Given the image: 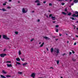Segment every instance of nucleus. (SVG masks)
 <instances>
[{
    "instance_id": "f257e3e1",
    "label": "nucleus",
    "mask_w": 78,
    "mask_h": 78,
    "mask_svg": "<svg viewBox=\"0 0 78 78\" xmlns=\"http://www.w3.org/2000/svg\"><path fill=\"white\" fill-rule=\"evenodd\" d=\"M23 13H26L28 11V9L27 8H23L22 10Z\"/></svg>"
},
{
    "instance_id": "f03ea898",
    "label": "nucleus",
    "mask_w": 78,
    "mask_h": 78,
    "mask_svg": "<svg viewBox=\"0 0 78 78\" xmlns=\"http://www.w3.org/2000/svg\"><path fill=\"white\" fill-rule=\"evenodd\" d=\"M54 51H55V52H56L57 54L58 53H59V49H57V48H55L54 49Z\"/></svg>"
},
{
    "instance_id": "7ed1b4c3",
    "label": "nucleus",
    "mask_w": 78,
    "mask_h": 78,
    "mask_svg": "<svg viewBox=\"0 0 78 78\" xmlns=\"http://www.w3.org/2000/svg\"><path fill=\"white\" fill-rule=\"evenodd\" d=\"M2 37L4 39H7V40H9V38L8 37L6 36V35H2Z\"/></svg>"
},
{
    "instance_id": "20e7f679",
    "label": "nucleus",
    "mask_w": 78,
    "mask_h": 78,
    "mask_svg": "<svg viewBox=\"0 0 78 78\" xmlns=\"http://www.w3.org/2000/svg\"><path fill=\"white\" fill-rule=\"evenodd\" d=\"M44 39H45L47 40H51V39H50V38L49 37H46V36H45L44 37Z\"/></svg>"
},
{
    "instance_id": "39448f33",
    "label": "nucleus",
    "mask_w": 78,
    "mask_h": 78,
    "mask_svg": "<svg viewBox=\"0 0 78 78\" xmlns=\"http://www.w3.org/2000/svg\"><path fill=\"white\" fill-rule=\"evenodd\" d=\"M31 76L33 78H34L35 77V73H32L31 75Z\"/></svg>"
},
{
    "instance_id": "423d86ee",
    "label": "nucleus",
    "mask_w": 78,
    "mask_h": 78,
    "mask_svg": "<svg viewBox=\"0 0 78 78\" xmlns=\"http://www.w3.org/2000/svg\"><path fill=\"white\" fill-rule=\"evenodd\" d=\"M6 55V54H2L0 55V56L1 57H4V56H5Z\"/></svg>"
},
{
    "instance_id": "0eeeda50",
    "label": "nucleus",
    "mask_w": 78,
    "mask_h": 78,
    "mask_svg": "<svg viewBox=\"0 0 78 78\" xmlns=\"http://www.w3.org/2000/svg\"><path fill=\"white\" fill-rule=\"evenodd\" d=\"M7 67H12V65H11V64H7Z\"/></svg>"
},
{
    "instance_id": "6e6552de",
    "label": "nucleus",
    "mask_w": 78,
    "mask_h": 78,
    "mask_svg": "<svg viewBox=\"0 0 78 78\" xmlns=\"http://www.w3.org/2000/svg\"><path fill=\"white\" fill-rule=\"evenodd\" d=\"M2 72L3 73H4V74H6L7 73V72L5 71L4 70H2Z\"/></svg>"
},
{
    "instance_id": "1a4fd4ad",
    "label": "nucleus",
    "mask_w": 78,
    "mask_h": 78,
    "mask_svg": "<svg viewBox=\"0 0 78 78\" xmlns=\"http://www.w3.org/2000/svg\"><path fill=\"white\" fill-rule=\"evenodd\" d=\"M44 42L42 44H41L40 46V47H42L43 46H44Z\"/></svg>"
},
{
    "instance_id": "9d476101",
    "label": "nucleus",
    "mask_w": 78,
    "mask_h": 78,
    "mask_svg": "<svg viewBox=\"0 0 78 78\" xmlns=\"http://www.w3.org/2000/svg\"><path fill=\"white\" fill-rule=\"evenodd\" d=\"M72 17H77V15H76L75 14H73L72 15Z\"/></svg>"
},
{
    "instance_id": "9b49d317",
    "label": "nucleus",
    "mask_w": 78,
    "mask_h": 78,
    "mask_svg": "<svg viewBox=\"0 0 78 78\" xmlns=\"http://www.w3.org/2000/svg\"><path fill=\"white\" fill-rule=\"evenodd\" d=\"M74 2L75 3H78V0H75L74 1Z\"/></svg>"
},
{
    "instance_id": "f8f14e48",
    "label": "nucleus",
    "mask_w": 78,
    "mask_h": 78,
    "mask_svg": "<svg viewBox=\"0 0 78 78\" xmlns=\"http://www.w3.org/2000/svg\"><path fill=\"white\" fill-rule=\"evenodd\" d=\"M51 18L52 19V20H55V17H53V16H51Z\"/></svg>"
},
{
    "instance_id": "ddd939ff",
    "label": "nucleus",
    "mask_w": 78,
    "mask_h": 78,
    "mask_svg": "<svg viewBox=\"0 0 78 78\" xmlns=\"http://www.w3.org/2000/svg\"><path fill=\"white\" fill-rule=\"evenodd\" d=\"M53 48H51V53H53Z\"/></svg>"
},
{
    "instance_id": "4468645a",
    "label": "nucleus",
    "mask_w": 78,
    "mask_h": 78,
    "mask_svg": "<svg viewBox=\"0 0 78 78\" xmlns=\"http://www.w3.org/2000/svg\"><path fill=\"white\" fill-rule=\"evenodd\" d=\"M16 60L17 61H20V58H17L16 59Z\"/></svg>"
},
{
    "instance_id": "2eb2a0df",
    "label": "nucleus",
    "mask_w": 78,
    "mask_h": 78,
    "mask_svg": "<svg viewBox=\"0 0 78 78\" xmlns=\"http://www.w3.org/2000/svg\"><path fill=\"white\" fill-rule=\"evenodd\" d=\"M18 74H19V75H22V72H18Z\"/></svg>"
},
{
    "instance_id": "dca6fc26",
    "label": "nucleus",
    "mask_w": 78,
    "mask_h": 78,
    "mask_svg": "<svg viewBox=\"0 0 78 78\" xmlns=\"http://www.w3.org/2000/svg\"><path fill=\"white\" fill-rule=\"evenodd\" d=\"M27 63H24L23 64V66H26V65H27Z\"/></svg>"
},
{
    "instance_id": "f3484780",
    "label": "nucleus",
    "mask_w": 78,
    "mask_h": 78,
    "mask_svg": "<svg viewBox=\"0 0 78 78\" xmlns=\"http://www.w3.org/2000/svg\"><path fill=\"white\" fill-rule=\"evenodd\" d=\"M6 63H9V64L11 63V61H7L6 62Z\"/></svg>"
},
{
    "instance_id": "a211bd4d",
    "label": "nucleus",
    "mask_w": 78,
    "mask_h": 78,
    "mask_svg": "<svg viewBox=\"0 0 78 78\" xmlns=\"http://www.w3.org/2000/svg\"><path fill=\"white\" fill-rule=\"evenodd\" d=\"M2 10L3 11H6V10L5 9V8H2Z\"/></svg>"
},
{
    "instance_id": "6ab92c4d",
    "label": "nucleus",
    "mask_w": 78,
    "mask_h": 78,
    "mask_svg": "<svg viewBox=\"0 0 78 78\" xmlns=\"http://www.w3.org/2000/svg\"><path fill=\"white\" fill-rule=\"evenodd\" d=\"M1 77H2V78H6V77H5V76L2 75H1Z\"/></svg>"
},
{
    "instance_id": "aec40b11",
    "label": "nucleus",
    "mask_w": 78,
    "mask_h": 78,
    "mask_svg": "<svg viewBox=\"0 0 78 78\" xmlns=\"http://www.w3.org/2000/svg\"><path fill=\"white\" fill-rule=\"evenodd\" d=\"M72 61H73L74 62L75 61H76V59H75V58H72Z\"/></svg>"
},
{
    "instance_id": "412c9836",
    "label": "nucleus",
    "mask_w": 78,
    "mask_h": 78,
    "mask_svg": "<svg viewBox=\"0 0 78 78\" xmlns=\"http://www.w3.org/2000/svg\"><path fill=\"white\" fill-rule=\"evenodd\" d=\"M19 55H21V51H19Z\"/></svg>"
},
{
    "instance_id": "4be33fe9",
    "label": "nucleus",
    "mask_w": 78,
    "mask_h": 78,
    "mask_svg": "<svg viewBox=\"0 0 78 78\" xmlns=\"http://www.w3.org/2000/svg\"><path fill=\"white\" fill-rule=\"evenodd\" d=\"M62 14H64V15H66V14H67L64 12H62Z\"/></svg>"
},
{
    "instance_id": "5701e85b",
    "label": "nucleus",
    "mask_w": 78,
    "mask_h": 78,
    "mask_svg": "<svg viewBox=\"0 0 78 78\" xmlns=\"http://www.w3.org/2000/svg\"><path fill=\"white\" fill-rule=\"evenodd\" d=\"M39 2V0H37L36 1H35V3H38Z\"/></svg>"
},
{
    "instance_id": "b1692460",
    "label": "nucleus",
    "mask_w": 78,
    "mask_h": 78,
    "mask_svg": "<svg viewBox=\"0 0 78 78\" xmlns=\"http://www.w3.org/2000/svg\"><path fill=\"white\" fill-rule=\"evenodd\" d=\"M68 16H71L72 15V13L71 12H69L68 14Z\"/></svg>"
},
{
    "instance_id": "393cba45",
    "label": "nucleus",
    "mask_w": 78,
    "mask_h": 78,
    "mask_svg": "<svg viewBox=\"0 0 78 78\" xmlns=\"http://www.w3.org/2000/svg\"><path fill=\"white\" fill-rule=\"evenodd\" d=\"M21 59L22 61H25V58H21Z\"/></svg>"
},
{
    "instance_id": "a878e982",
    "label": "nucleus",
    "mask_w": 78,
    "mask_h": 78,
    "mask_svg": "<svg viewBox=\"0 0 78 78\" xmlns=\"http://www.w3.org/2000/svg\"><path fill=\"white\" fill-rule=\"evenodd\" d=\"M65 11L67 12V8L66 7V8L65 9Z\"/></svg>"
},
{
    "instance_id": "bb28decb",
    "label": "nucleus",
    "mask_w": 78,
    "mask_h": 78,
    "mask_svg": "<svg viewBox=\"0 0 78 78\" xmlns=\"http://www.w3.org/2000/svg\"><path fill=\"white\" fill-rule=\"evenodd\" d=\"M15 33L16 34H18V32L17 31H15Z\"/></svg>"
},
{
    "instance_id": "cd10ccee",
    "label": "nucleus",
    "mask_w": 78,
    "mask_h": 78,
    "mask_svg": "<svg viewBox=\"0 0 78 78\" xmlns=\"http://www.w3.org/2000/svg\"><path fill=\"white\" fill-rule=\"evenodd\" d=\"M57 64H59V60L57 61Z\"/></svg>"
},
{
    "instance_id": "c85d7f7f",
    "label": "nucleus",
    "mask_w": 78,
    "mask_h": 78,
    "mask_svg": "<svg viewBox=\"0 0 78 78\" xmlns=\"http://www.w3.org/2000/svg\"><path fill=\"white\" fill-rule=\"evenodd\" d=\"M75 14H78V12L77 11H75Z\"/></svg>"
},
{
    "instance_id": "c756f323",
    "label": "nucleus",
    "mask_w": 78,
    "mask_h": 78,
    "mask_svg": "<svg viewBox=\"0 0 78 78\" xmlns=\"http://www.w3.org/2000/svg\"><path fill=\"white\" fill-rule=\"evenodd\" d=\"M70 19H72V20H75V18L73 17H70Z\"/></svg>"
},
{
    "instance_id": "7c9ffc66",
    "label": "nucleus",
    "mask_w": 78,
    "mask_h": 78,
    "mask_svg": "<svg viewBox=\"0 0 78 78\" xmlns=\"http://www.w3.org/2000/svg\"><path fill=\"white\" fill-rule=\"evenodd\" d=\"M6 76V77H7V78H9V77H11V76L9 75H7Z\"/></svg>"
},
{
    "instance_id": "2f4dec72",
    "label": "nucleus",
    "mask_w": 78,
    "mask_h": 78,
    "mask_svg": "<svg viewBox=\"0 0 78 78\" xmlns=\"http://www.w3.org/2000/svg\"><path fill=\"white\" fill-rule=\"evenodd\" d=\"M11 7H10V6H9V7H7V8L8 9H10V8H11Z\"/></svg>"
},
{
    "instance_id": "473e14b6",
    "label": "nucleus",
    "mask_w": 78,
    "mask_h": 78,
    "mask_svg": "<svg viewBox=\"0 0 78 78\" xmlns=\"http://www.w3.org/2000/svg\"><path fill=\"white\" fill-rule=\"evenodd\" d=\"M34 41V38H32L31 40H30V41L31 42H32V41Z\"/></svg>"
},
{
    "instance_id": "72a5a7b5",
    "label": "nucleus",
    "mask_w": 78,
    "mask_h": 78,
    "mask_svg": "<svg viewBox=\"0 0 78 78\" xmlns=\"http://www.w3.org/2000/svg\"><path fill=\"white\" fill-rule=\"evenodd\" d=\"M51 16H52V14H51L49 16V17H51Z\"/></svg>"
},
{
    "instance_id": "f704fd0d",
    "label": "nucleus",
    "mask_w": 78,
    "mask_h": 78,
    "mask_svg": "<svg viewBox=\"0 0 78 78\" xmlns=\"http://www.w3.org/2000/svg\"><path fill=\"white\" fill-rule=\"evenodd\" d=\"M55 27H56V28H58V27H59V25H56L55 26Z\"/></svg>"
},
{
    "instance_id": "c9c22d12",
    "label": "nucleus",
    "mask_w": 78,
    "mask_h": 78,
    "mask_svg": "<svg viewBox=\"0 0 78 78\" xmlns=\"http://www.w3.org/2000/svg\"><path fill=\"white\" fill-rule=\"evenodd\" d=\"M49 6H52V5L51 3H49Z\"/></svg>"
},
{
    "instance_id": "e433bc0d",
    "label": "nucleus",
    "mask_w": 78,
    "mask_h": 78,
    "mask_svg": "<svg viewBox=\"0 0 78 78\" xmlns=\"http://www.w3.org/2000/svg\"><path fill=\"white\" fill-rule=\"evenodd\" d=\"M16 64H18L19 65H20V63L19 62H16Z\"/></svg>"
},
{
    "instance_id": "4c0bfd02",
    "label": "nucleus",
    "mask_w": 78,
    "mask_h": 78,
    "mask_svg": "<svg viewBox=\"0 0 78 78\" xmlns=\"http://www.w3.org/2000/svg\"><path fill=\"white\" fill-rule=\"evenodd\" d=\"M61 5H65V3H62V4H61Z\"/></svg>"
},
{
    "instance_id": "58836bf2",
    "label": "nucleus",
    "mask_w": 78,
    "mask_h": 78,
    "mask_svg": "<svg viewBox=\"0 0 78 78\" xmlns=\"http://www.w3.org/2000/svg\"><path fill=\"white\" fill-rule=\"evenodd\" d=\"M66 55V53H65L63 54H62V55L63 56H64L65 55Z\"/></svg>"
},
{
    "instance_id": "ea45409f",
    "label": "nucleus",
    "mask_w": 78,
    "mask_h": 78,
    "mask_svg": "<svg viewBox=\"0 0 78 78\" xmlns=\"http://www.w3.org/2000/svg\"><path fill=\"white\" fill-rule=\"evenodd\" d=\"M56 32H58V29H56Z\"/></svg>"
},
{
    "instance_id": "a19ab883",
    "label": "nucleus",
    "mask_w": 78,
    "mask_h": 78,
    "mask_svg": "<svg viewBox=\"0 0 78 78\" xmlns=\"http://www.w3.org/2000/svg\"><path fill=\"white\" fill-rule=\"evenodd\" d=\"M73 5H74V3H72L71 4V6H73Z\"/></svg>"
},
{
    "instance_id": "79ce46f5",
    "label": "nucleus",
    "mask_w": 78,
    "mask_h": 78,
    "mask_svg": "<svg viewBox=\"0 0 78 78\" xmlns=\"http://www.w3.org/2000/svg\"><path fill=\"white\" fill-rule=\"evenodd\" d=\"M72 51V53H73V54H74L75 53V52L73 51Z\"/></svg>"
},
{
    "instance_id": "37998d69",
    "label": "nucleus",
    "mask_w": 78,
    "mask_h": 78,
    "mask_svg": "<svg viewBox=\"0 0 78 78\" xmlns=\"http://www.w3.org/2000/svg\"><path fill=\"white\" fill-rule=\"evenodd\" d=\"M74 45H76V42H75L74 44Z\"/></svg>"
},
{
    "instance_id": "c03bdc74",
    "label": "nucleus",
    "mask_w": 78,
    "mask_h": 78,
    "mask_svg": "<svg viewBox=\"0 0 78 78\" xmlns=\"http://www.w3.org/2000/svg\"><path fill=\"white\" fill-rule=\"evenodd\" d=\"M69 55H72V52H70Z\"/></svg>"
},
{
    "instance_id": "a18cd8bd",
    "label": "nucleus",
    "mask_w": 78,
    "mask_h": 78,
    "mask_svg": "<svg viewBox=\"0 0 78 78\" xmlns=\"http://www.w3.org/2000/svg\"><path fill=\"white\" fill-rule=\"evenodd\" d=\"M6 5V4H5V3L3 4V5L4 6H5V5Z\"/></svg>"
},
{
    "instance_id": "49530a36",
    "label": "nucleus",
    "mask_w": 78,
    "mask_h": 78,
    "mask_svg": "<svg viewBox=\"0 0 78 78\" xmlns=\"http://www.w3.org/2000/svg\"><path fill=\"white\" fill-rule=\"evenodd\" d=\"M46 50H47V51H48V48H46Z\"/></svg>"
},
{
    "instance_id": "de8ad7c7",
    "label": "nucleus",
    "mask_w": 78,
    "mask_h": 78,
    "mask_svg": "<svg viewBox=\"0 0 78 78\" xmlns=\"http://www.w3.org/2000/svg\"><path fill=\"white\" fill-rule=\"evenodd\" d=\"M37 22H39V20L38 19L37 20Z\"/></svg>"
},
{
    "instance_id": "09e8293b",
    "label": "nucleus",
    "mask_w": 78,
    "mask_h": 78,
    "mask_svg": "<svg viewBox=\"0 0 78 78\" xmlns=\"http://www.w3.org/2000/svg\"><path fill=\"white\" fill-rule=\"evenodd\" d=\"M1 37H2V35H0V39H1Z\"/></svg>"
},
{
    "instance_id": "8fccbe9b",
    "label": "nucleus",
    "mask_w": 78,
    "mask_h": 78,
    "mask_svg": "<svg viewBox=\"0 0 78 78\" xmlns=\"http://www.w3.org/2000/svg\"><path fill=\"white\" fill-rule=\"evenodd\" d=\"M46 3V2L45 1L43 2V3Z\"/></svg>"
},
{
    "instance_id": "3c124183",
    "label": "nucleus",
    "mask_w": 78,
    "mask_h": 78,
    "mask_svg": "<svg viewBox=\"0 0 78 78\" xmlns=\"http://www.w3.org/2000/svg\"><path fill=\"white\" fill-rule=\"evenodd\" d=\"M50 69H53V67H51Z\"/></svg>"
},
{
    "instance_id": "603ef678",
    "label": "nucleus",
    "mask_w": 78,
    "mask_h": 78,
    "mask_svg": "<svg viewBox=\"0 0 78 78\" xmlns=\"http://www.w3.org/2000/svg\"><path fill=\"white\" fill-rule=\"evenodd\" d=\"M37 5H38V6H39V3H38L37 4Z\"/></svg>"
},
{
    "instance_id": "864d4df0",
    "label": "nucleus",
    "mask_w": 78,
    "mask_h": 78,
    "mask_svg": "<svg viewBox=\"0 0 78 78\" xmlns=\"http://www.w3.org/2000/svg\"><path fill=\"white\" fill-rule=\"evenodd\" d=\"M52 23H55V21H53L52 22Z\"/></svg>"
},
{
    "instance_id": "5fc2aeb1",
    "label": "nucleus",
    "mask_w": 78,
    "mask_h": 78,
    "mask_svg": "<svg viewBox=\"0 0 78 78\" xmlns=\"http://www.w3.org/2000/svg\"><path fill=\"white\" fill-rule=\"evenodd\" d=\"M55 39L56 41H58V39Z\"/></svg>"
},
{
    "instance_id": "6e6d98bb",
    "label": "nucleus",
    "mask_w": 78,
    "mask_h": 78,
    "mask_svg": "<svg viewBox=\"0 0 78 78\" xmlns=\"http://www.w3.org/2000/svg\"><path fill=\"white\" fill-rule=\"evenodd\" d=\"M61 35H62V34H59V36H61Z\"/></svg>"
},
{
    "instance_id": "4d7b16f0",
    "label": "nucleus",
    "mask_w": 78,
    "mask_h": 78,
    "mask_svg": "<svg viewBox=\"0 0 78 78\" xmlns=\"http://www.w3.org/2000/svg\"><path fill=\"white\" fill-rule=\"evenodd\" d=\"M46 17H47V18H48V15H47Z\"/></svg>"
},
{
    "instance_id": "13d9d810",
    "label": "nucleus",
    "mask_w": 78,
    "mask_h": 78,
    "mask_svg": "<svg viewBox=\"0 0 78 78\" xmlns=\"http://www.w3.org/2000/svg\"><path fill=\"white\" fill-rule=\"evenodd\" d=\"M76 37H78V36L77 35H76Z\"/></svg>"
},
{
    "instance_id": "bf43d9fd",
    "label": "nucleus",
    "mask_w": 78,
    "mask_h": 78,
    "mask_svg": "<svg viewBox=\"0 0 78 78\" xmlns=\"http://www.w3.org/2000/svg\"><path fill=\"white\" fill-rule=\"evenodd\" d=\"M9 2H11L12 1V0H9Z\"/></svg>"
},
{
    "instance_id": "052dcab7",
    "label": "nucleus",
    "mask_w": 78,
    "mask_h": 78,
    "mask_svg": "<svg viewBox=\"0 0 78 78\" xmlns=\"http://www.w3.org/2000/svg\"><path fill=\"white\" fill-rule=\"evenodd\" d=\"M32 13L34 12V11H32Z\"/></svg>"
},
{
    "instance_id": "680f3d73",
    "label": "nucleus",
    "mask_w": 78,
    "mask_h": 78,
    "mask_svg": "<svg viewBox=\"0 0 78 78\" xmlns=\"http://www.w3.org/2000/svg\"><path fill=\"white\" fill-rule=\"evenodd\" d=\"M75 28H76V27H74V29H75Z\"/></svg>"
},
{
    "instance_id": "e2e57ef3",
    "label": "nucleus",
    "mask_w": 78,
    "mask_h": 78,
    "mask_svg": "<svg viewBox=\"0 0 78 78\" xmlns=\"http://www.w3.org/2000/svg\"><path fill=\"white\" fill-rule=\"evenodd\" d=\"M39 44H41V42H39Z\"/></svg>"
},
{
    "instance_id": "0e129e2a",
    "label": "nucleus",
    "mask_w": 78,
    "mask_h": 78,
    "mask_svg": "<svg viewBox=\"0 0 78 78\" xmlns=\"http://www.w3.org/2000/svg\"><path fill=\"white\" fill-rule=\"evenodd\" d=\"M69 41H67V43H69Z\"/></svg>"
},
{
    "instance_id": "69168bd1",
    "label": "nucleus",
    "mask_w": 78,
    "mask_h": 78,
    "mask_svg": "<svg viewBox=\"0 0 78 78\" xmlns=\"http://www.w3.org/2000/svg\"><path fill=\"white\" fill-rule=\"evenodd\" d=\"M53 37V38H55V37Z\"/></svg>"
},
{
    "instance_id": "338daca9",
    "label": "nucleus",
    "mask_w": 78,
    "mask_h": 78,
    "mask_svg": "<svg viewBox=\"0 0 78 78\" xmlns=\"http://www.w3.org/2000/svg\"><path fill=\"white\" fill-rule=\"evenodd\" d=\"M61 78H63V77H62V76H61Z\"/></svg>"
},
{
    "instance_id": "774afa93",
    "label": "nucleus",
    "mask_w": 78,
    "mask_h": 78,
    "mask_svg": "<svg viewBox=\"0 0 78 78\" xmlns=\"http://www.w3.org/2000/svg\"><path fill=\"white\" fill-rule=\"evenodd\" d=\"M76 23H78V21H76Z\"/></svg>"
}]
</instances>
